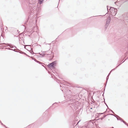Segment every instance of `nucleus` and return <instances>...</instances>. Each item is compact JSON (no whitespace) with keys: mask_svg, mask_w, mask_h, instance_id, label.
Segmentation results:
<instances>
[{"mask_svg":"<svg viewBox=\"0 0 128 128\" xmlns=\"http://www.w3.org/2000/svg\"><path fill=\"white\" fill-rule=\"evenodd\" d=\"M107 10L108 12V8H110L109 9L110 12L111 13L112 16H114L116 15L117 13V10L116 8H115L113 7H110L107 6Z\"/></svg>","mask_w":128,"mask_h":128,"instance_id":"nucleus-1","label":"nucleus"},{"mask_svg":"<svg viewBox=\"0 0 128 128\" xmlns=\"http://www.w3.org/2000/svg\"><path fill=\"white\" fill-rule=\"evenodd\" d=\"M56 61H54L52 62L49 64L47 65V66L50 68H55V66H56Z\"/></svg>","mask_w":128,"mask_h":128,"instance_id":"nucleus-2","label":"nucleus"},{"mask_svg":"<svg viewBox=\"0 0 128 128\" xmlns=\"http://www.w3.org/2000/svg\"><path fill=\"white\" fill-rule=\"evenodd\" d=\"M70 107L73 110H75L78 108L77 105H76V103H74L70 104Z\"/></svg>","mask_w":128,"mask_h":128,"instance_id":"nucleus-3","label":"nucleus"},{"mask_svg":"<svg viewBox=\"0 0 128 128\" xmlns=\"http://www.w3.org/2000/svg\"><path fill=\"white\" fill-rule=\"evenodd\" d=\"M30 58H31L32 59V60H34L35 62H36L38 63L39 64H44L42 62H41L37 60H36V59H34V58H33L32 56H30Z\"/></svg>","mask_w":128,"mask_h":128,"instance_id":"nucleus-4","label":"nucleus"},{"mask_svg":"<svg viewBox=\"0 0 128 128\" xmlns=\"http://www.w3.org/2000/svg\"><path fill=\"white\" fill-rule=\"evenodd\" d=\"M117 117H118L120 119H119V120H120L122 122L124 123L126 125H127V124H127V123L125 122L121 118L120 116H118V115H117Z\"/></svg>","mask_w":128,"mask_h":128,"instance_id":"nucleus-5","label":"nucleus"},{"mask_svg":"<svg viewBox=\"0 0 128 128\" xmlns=\"http://www.w3.org/2000/svg\"><path fill=\"white\" fill-rule=\"evenodd\" d=\"M3 26V24L2 22V21L0 20V29L3 32H4V30L2 29V27Z\"/></svg>","mask_w":128,"mask_h":128,"instance_id":"nucleus-6","label":"nucleus"},{"mask_svg":"<svg viewBox=\"0 0 128 128\" xmlns=\"http://www.w3.org/2000/svg\"><path fill=\"white\" fill-rule=\"evenodd\" d=\"M111 20V18L109 16H108V19L107 20L106 23H107V24H109Z\"/></svg>","mask_w":128,"mask_h":128,"instance_id":"nucleus-7","label":"nucleus"},{"mask_svg":"<svg viewBox=\"0 0 128 128\" xmlns=\"http://www.w3.org/2000/svg\"><path fill=\"white\" fill-rule=\"evenodd\" d=\"M22 38H19V41L20 43H21L23 45L25 44L24 41L23 40V43L21 42V41L22 40Z\"/></svg>","mask_w":128,"mask_h":128,"instance_id":"nucleus-8","label":"nucleus"},{"mask_svg":"<svg viewBox=\"0 0 128 128\" xmlns=\"http://www.w3.org/2000/svg\"><path fill=\"white\" fill-rule=\"evenodd\" d=\"M26 46H29V48H31V50L32 48L31 47V46L30 45H25L24 46V48L25 49H26L27 50H28V49H26Z\"/></svg>","mask_w":128,"mask_h":128,"instance_id":"nucleus-9","label":"nucleus"},{"mask_svg":"<svg viewBox=\"0 0 128 128\" xmlns=\"http://www.w3.org/2000/svg\"><path fill=\"white\" fill-rule=\"evenodd\" d=\"M28 50L32 54H34V52L32 49V48L31 50V48H29V50Z\"/></svg>","mask_w":128,"mask_h":128,"instance_id":"nucleus-10","label":"nucleus"},{"mask_svg":"<svg viewBox=\"0 0 128 128\" xmlns=\"http://www.w3.org/2000/svg\"><path fill=\"white\" fill-rule=\"evenodd\" d=\"M47 52H46L47 56L48 55H50L52 53V52L50 51H47Z\"/></svg>","mask_w":128,"mask_h":128,"instance_id":"nucleus-11","label":"nucleus"},{"mask_svg":"<svg viewBox=\"0 0 128 128\" xmlns=\"http://www.w3.org/2000/svg\"><path fill=\"white\" fill-rule=\"evenodd\" d=\"M80 110L79 109L78 110H77L76 111V113L77 114H81V112H80Z\"/></svg>","mask_w":128,"mask_h":128,"instance_id":"nucleus-12","label":"nucleus"},{"mask_svg":"<svg viewBox=\"0 0 128 128\" xmlns=\"http://www.w3.org/2000/svg\"><path fill=\"white\" fill-rule=\"evenodd\" d=\"M44 0H38V3L40 4L42 3Z\"/></svg>","mask_w":128,"mask_h":128,"instance_id":"nucleus-13","label":"nucleus"},{"mask_svg":"<svg viewBox=\"0 0 128 128\" xmlns=\"http://www.w3.org/2000/svg\"><path fill=\"white\" fill-rule=\"evenodd\" d=\"M48 51H43L42 53V54H43V55H46V56H47V54H46V52H47Z\"/></svg>","mask_w":128,"mask_h":128,"instance_id":"nucleus-14","label":"nucleus"},{"mask_svg":"<svg viewBox=\"0 0 128 128\" xmlns=\"http://www.w3.org/2000/svg\"><path fill=\"white\" fill-rule=\"evenodd\" d=\"M110 115H111L112 116H114L115 117L117 118V119L118 120H119V119H118L119 118L118 117H117V115H116L115 116L113 114H110Z\"/></svg>","mask_w":128,"mask_h":128,"instance_id":"nucleus-15","label":"nucleus"},{"mask_svg":"<svg viewBox=\"0 0 128 128\" xmlns=\"http://www.w3.org/2000/svg\"><path fill=\"white\" fill-rule=\"evenodd\" d=\"M122 63L118 65L117 66H116V67L114 68L111 71L112 72V71L116 69L118 66H119Z\"/></svg>","mask_w":128,"mask_h":128,"instance_id":"nucleus-16","label":"nucleus"},{"mask_svg":"<svg viewBox=\"0 0 128 128\" xmlns=\"http://www.w3.org/2000/svg\"><path fill=\"white\" fill-rule=\"evenodd\" d=\"M108 77H109V76H107V77H106V84H105V86H106V84H107V81H108Z\"/></svg>","mask_w":128,"mask_h":128,"instance_id":"nucleus-17","label":"nucleus"},{"mask_svg":"<svg viewBox=\"0 0 128 128\" xmlns=\"http://www.w3.org/2000/svg\"><path fill=\"white\" fill-rule=\"evenodd\" d=\"M18 52H19L20 54H24V52H23L22 51H21V50H20L19 51H18Z\"/></svg>","mask_w":128,"mask_h":128,"instance_id":"nucleus-18","label":"nucleus"},{"mask_svg":"<svg viewBox=\"0 0 128 128\" xmlns=\"http://www.w3.org/2000/svg\"><path fill=\"white\" fill-rule=\"evenodd\" d=\"M109 25V24H107V23H106V24L105 25V28L106 29L107 28Z\"/></svg>","mask_w":128,"mask_h":128,"instance_id":"nucleus-19","label":"nucleus"},{"mask_svg":"<svg viewBox=\"0 0 128 128\" xmlns=\"http://www.w3.org/2000/svg\"><path fill=\"white\" fill-rule=\"evenodd\" d=\"M106 116V115H104V116L103 117H102L101 118H100V119H101V120H103L104 118H105Z\"/></svg>","mask_w":128,"mask_h":128,"instance_id":"nucleus-20","label":"nucleus"},{"mask_svg":"<svg viewBox=\"0 0 128 128\" xmlns=\"http://www.w3.org/2000/svg\"><path fill=\"white\" fill-rule=\"evenodd\" d=\"M11 50H13L15 52H18V51L17 50H16V49H11Z\"/></svg>","mask_w":128,"mask_h":128,"instance_id":"nucleus-21","label":"nucleus"},{"mask_svg":"<svg viewBox=\"0 0 128 128\" xmlns=\"http://www.w3.org/2000/svg\"><path fill=\"white\" fill-rule=\"evenodd\" d=\"M8 46L11 48H13V46L12 45H10Z\"/></svg>","mask_w":128,"mask_h":128,"instance_id":"nucleus-22","label":"nucleus"},{"mask_svg":"<svg viewBox=\"0 0 128 128\" xmlns=\"http://www.w3.org/2000/svg\"><path fill=\"white\" fill-rule=\"evenodd\" d=\"M24 54L26 55V56L28 57H30V56H28V54H26L25 52L24 53Z\"/></svg>","mask_w":128,"mask_h":128,"instance_id":"nucleus-23","label":"nucleus"},{"mask_svg":"<svg viewBox=\"0 0 128 128\" xmlns=\"http://www.w3.org/2000/svg\"><path fill=\"white\" fill-rule=\"evenodd\" d=\"M104 113H97V114L98 115L100 114H102Z\"/></svg>","mask_w":128,"mask_h":128,"instance_id":"nucleus-24","label":"nucleus"},{"mask_svg":"<svg viewBox=\"0 0 128 128\" xmlns=\"http://www.w3.org/2000/svg\"><path fill=\"white\" fill-rule=\"evenodd\" d=\"M128 59V57H127V58H126V59L124 61H123L122 62V63L123 62H124L125 60H126Z\"/></svg>","mask_w":128,"mask_h":128,"instance_id":"nucleus-25","label":"nucleus"},{"mask_svg":"<svg viewBox=\"0 0 128 128\" xmlns=\"http://www.w3.org/2000/svg\"><path fill=\"white\" fill-rule=\"evenodd\" d=\"M111 72L110 71V72L109 73L108 75V76H109V75L110 74V73H111Z\"/></svg>","mask_w":128,"mask_h":128,"instance_id":"nucleus-26","label":"nucleus"},{"mask_svg":"<svg viewBox=\"0 0 128 128\" xmlns=\"http://www.w3.org/2000/svg\"><path fill=\"white\" fill-rule=\"evenodd\" d=\"M111 72L110 71V72L109 73L108 75V76H109V75L110 74V73H111Z\"/></svg>","mask_w":128,"mask_h":128,"instance_id":"nucleus-27","label":"nucleus"},{"mask_svg":"<svg viewBox=\"0 0 128 128\" xmlns=\"http://www.w3.org/2000/svg\"><path fill=\"white\" fill-rule=\"evenodd\" d=\"M7 48L8 49V50H11V49L10 48Z\"/></svg>","mask_w":128,"mask_h":128,"instance_id":"nucleus-28","label":"nucleus"},{"mask_svg":"<svg viewBox=\"0 0 128 128\" xmlns=\"http://www.w3.org/2000/svg\"><path fill=\"white\" fill-rule=\"evenodd\" d=\"M45 56V55H43L42 54V57H43Z\"/></svg>","mask_w":128,"mask_h":128,"instance_id":"nucleus-29","label":"nucleus"},{"mask_svg":"<svg viewBox=\"0 0 128 128\" xmlns=\"http://www.w3.org/2000/svg\"><path fill=\"white\" fill-rule=\"evenodd\" d=\"M105 104L106 105V106H107V107L108 108V106L107 105V104H106V103H105Z\"/></svg>","mask_w":128,"mask_h":128,"instance_id":"nucleus-30","label":"nucleus"},{"mask_svg":"<svg viewBox=\"0 0 128 128\" xmlns=\"http://www.w3.org/2000/svg\"><path fill=\"white\" fill-rule=\"evenodd\" d=\"M5 28H6V29H6V30H5V31H6V29L7 30V28L6 27H5Z\"/></svg>","mask_w":128,"mask_h":128,"instance_id":"nucleus-31","label":"nucleus"},{"mask_svg":"<svg viewBox=\"0 0 128 128\" xmlns=\"http://www.w3.org/2000/svg\"><path fill=\"white\" fill-rule=\"evenodd\" d=\"M111 111L112 112V113L113 114H114V112L112 110H111Z\"/></svg>","mask_w":128,"mask_h":128,"instance_id":"nucleus-32","label":"nucleus"},{"mask_svg":"<svg viewBox=\"0 0 128 128\" xmlns=\"http://www.w3.org/2000/svg\"><path fill=\"white\" fill-rule=\"evenodd\" d=\"M39 54H40V55H42V54H40V53H39Z\"/></svg>","mask_w":128,"mask_h":128,"instance_id":"nucleus-33","label":"nucleus"},{"mask_svg":"<svg viewBox=\"0 0 128 128\" xmlns=\"http://www.w3.org/2000/svg\"><path fill=\"white\" fill-rule=\"evenodd\" d=\"M125 1L124 2H126L128 0H124Z\"/></svg>","mask_w":128,"mask_h":128,"instance_id":"nucleus-34","label":"nucleus"},{"mask_svg":"<svg viewBox=\"0 0 128 128\" xmlns=\"http://www.w3.org/2000/svg\"><path fill=\"white\" fill-rule=\"evenodd\" d=\"M1 122V124L2 125H3V124Z\"/></svg>","mask_w":128,"mask_h":128,"instance_id":"nucleus-35","label":"nucleus"},{"mask_svg":"<svg viewBox=\"0 0 128 128\" xmlns=\"http://www.w3.org/2000/svg\"><path fill=\"white\" fill-rule=\"evenodd\" d=\"M56 103H56V102H55V103H54L53 104H52V105H53V104H56Z\"/></svg>","mask_w":128,"mask_h":128,"instance_id":"nucleus-36","label":"nucleus"},{"mask_svg":"<svg viewBox=\"0 0 128 128\" xmlns=\"http://www.w3.org/2000/svg\"><path fill=\"white\" fill-rule=\"evenodd\" d=\"M14 47L15 48H16V46H14Z\"/></svg>","mask_w":128,"mask_h":128,"instance_id":"nucleus-37","label":"nucleus"},{"mask_svg":"<svg viewBox=\"0 0 128 128\" xmlns=\"http://www.w3.org/2000/svg\"><path fill=\"white\" fill-rule=\"evenodd\" d=\"M42 66H43L44 67V65H42Z\"/></svg>","mask_w":128,"mask_h":128,"instance_id":"nucleus-38","label":"nucleus"},{"mask_svg":"<svg viewBox=\"0 0 128 128\" xmlns=\"http://www.w3.org/2000/svg\"><path fill=\"white\" fill-rule=\"evenodd\" d=\"M1 36L2 37H3V36H2V34H1Z\"/></svg>","mask_w":128,"mask_h":128,"instance_id":"nucleus-39","label":"nucleus"},{"mask_svg":"<svg viewBox=\"0 0 128 128\" xmlns=\"http://www.w3.org/2000/svg\"><path fill=\"white\" fill-rule=\"evenodd\" d=\"M21 42H22V43H23V42H22V41H21Z\"/></svg>","mask_w":128,"mask_h":128,"instance_id":"nucleus-40","label":"nucleus"},{"mask_svg":"<svg viewBox=\"0 0 128 128\" xmlns=\"http://www.w3.org/2000/svg\"><path fill=\"white\" fill-rule=\"evenodd\" d=\"M114 128L113 127H112V128Z\"/></svg>","mask_w":128,"mask_h":128,"instance_id":"nucleus-41","label":"nucleus"},{"mask_svg":"<svg viewBox=\"0 0 128 128\" xmlns=\"http://www.w3.org/2000/svg\"><path fill=\"white\" fill-rule=\"evenodd\" d=\"M105 89L104 88V90H105Z\"/></svg>","mask_w":128,"mask_h":128,"instance_id":"nucleus-42","label":"nucleus"},{"mask_svg":"<svg viewBox=\"0 0 128 128\" xmlns=\"http://www.w3.org/2000/svg\"><path fill=\"white\" fill-rule=\"evenodd\" d=\"M90 109H92V108H90Z\"/></svg>","mask_w":128,"mask_h":128,"instance_id":"nucleus-43","label":"nucleus"},{"mask_svg":"<svg viewBox=\"0 0 128 128\" xmlns=\"http://www.w3.org/2000/svg\"><path fill=\"white\" fill-rule=\"evenodd\" d=\"M104 95V94H102V96H103Z\"/></svg>","mask_w":128,"mask_h":128,"instance_id":"nucleus-44","label":"nucleus"},{"mask_svg":"<svg viewBox=\"0 0 128 128\" xmlns=\"http://www.w3.org/2000/svg\"><path fill=\"white\" fill-rule=\"evenodd\" d=\"M116 2H115V3L116 4Z\"/></svg>","mask_w":128,"mask_h":128,"instance_id":"nucleus-45","label":"nucleus"},{"mask_svg":"<svg viewBox=\"0 0 128 128\" xmlns=\"http://www.w3.org/2000/svg\"><path fill=\"white\" fill-rule=\"evenodd\" d=\"M59 0V2L60 1V0Z\"/></svg>","mask_w":128,"mask_h":128,"instance_id":"nucleus-46","label":"nucleus"},{"mask_svg":"<svg viewBox=\"0 0 128 128\" xmlns=\"http://www.w3.org/2000/svg\"><path fill=\"white\" fill-rule=\"evenodd\" d=\"M107 13H106V14H107Z\"/></svg>","mask_w":128,"mask_h":128,"instance_id":"nucleus-47","label":"nucleus"},{"mask_svg":"<svg viewBox=\"0 0 128 128\" xmlns=\"http://www.w3.org/2000/svg\"><path fill=\"white\" fill-rule=\"evenodd\" d=\"M105 15H104V16H104Z\"/></svg>","mask_w":128,"mask_h":128,"instance_id":"nucleus-48","label":"nucleus"},{"mask_svg":"<svg viewBox=\"0 0 128 128\" xmlns=\"http://www.w3.org/2000/svg\"><path fill=\"white\" fill-rule=\"evenodd\" d=\"M60 86H61L60 85Z\"/></svg>","mask_w":128,"mask_h":128,"instance_id":"nucleus-49","label":"nucleus"}]
</instances>
